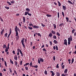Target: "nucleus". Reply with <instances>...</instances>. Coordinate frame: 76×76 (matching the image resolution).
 <instances>
[{
	"label": "nucleus",
	"instance_id": "1",
	"mask_svg": "<svg viewBox=\"0 0 76 76\" xmlns=\"http://www.w3.org/2000/svg\"><path fill=\"white\" fill-rule=\"evenodd\" d=\"M68 45H70L71 44V41H72V35H70V37H68Z\"/></svg>",
	"mask_w": 76,
	"mask_h": 76
},
{
	"label": "nucleus",
	"instance_id": "2",
	"mask_svg": "<svg viewBox=\"0 0 76 76\" xmlns=\"http://www.w3.org/2000/svg\"><path fill=\"white\" fill-rule=\"evenodd\" d=\"M44 61V60L43 59H42V58H39H39H38V64H40V62H43Z\"/></svg>",
	"mask_w": 76,
	"mask_h": 76
},
{
	"label": "nucleus",
	"instance_id": "3",
	"mask_svg": "<svg viewBox=\"0 0 76 76\" xmlns=\"http://www.w3.org/2000/svg\"><path fill=\"white\" fill-rule=\"evenodd\" d=\"M18 28L17 26H15V31L16 32V36L18 37Z\"/></svg>",
	"mask_w": 76,
	"mask_h": 76
},
{
	"label": "nucleus",
	"instance_id": "4",
	"mask_svg": "<svg viewBox=\"0 0 76 76\" xmlns=\"http://www.w3.org/2000/svg\"><path fill=\"white\" fill-rule=\"evenodd\" d=\"M25 40V38H24L22 39L21 40V42H22V45L24 48H25V46L24 44V40Z\"/></svg>",
	"mask_w": 76,
	"mask_h": 76
},
{
	"label": "nucleus",
	"instance_id": "5",
	"mask_svg": "<svg viewBox=\"0 0 76 76\" xmlns=\"http://www.w3.org/2000/svg\"><path fill=\"white\" fill-rule=\"evenodd\" d=\"M5 31V29H2L1 32H0L1 34V35L2 36H3L4 34H3L4 33V31Z\"/></svg>",
	"mask_w": 76,
	"mask_h": 76
},
{
	"label": "nucleus",
	"instance_id": "6",
	"mask_svg": "<svg viewBox=\"0 0 76 76\" xmlns=\"http://www.w3.org/2000/svg\"><path fill=\"white\" fill-rule=\"evenodd\" d=\"M11 33H12V29H11V28H10V33L7 37V39L9 38V37L10 35H11Z\"/></svg>",
	"mask_w": 76,
	"mask_h": 76
},
{
	"label": "nucleus",
	"instance_id": "7",
	"mask_svg": "<svg viewBox=\"0 0 76 76\" xmlns=\"http://www.w3.org/2000/svg\"><path fill=\"white\" fill-rule=\"evenodd\" d=\"M64 45H67V40L66 39H65L64 40Z\"/></svg>",
	"mask_w": 76,
	"mask_h": 76
},
{
	"label": "nucleus",
	"instance_id": "8",
	"mask_svg": "<svg viewBox=\"0 0 76 76\" xmlns=\"http://www.w3.org/2000/svg\"><path fill=\"white\" fill-rule=\"evenodd\" d=\"M33 28H34L38 29V28H40V27H39V26H37L34 25V26H33Z\"/></svg>",
	"mask_w": 76,
	"mask_h": 76
},
{
	"label": "nucleus",
	"instance_id": "9",
	"mask_svg": "<svg viewBox=\"0 0 76 76\" xmlns=\"http://www.w3.org/2000/svg\"><path fill=\"white\" fill-rule=\"evenodd\" d=\"M67 72H68V69H66L64 71V74H67Z\"/></svg>",
	"mask_w": 76,
	"mask_h": 76
},
{
	"label": "nucleus",
	"instance_id": "10",
	"mask_svg": "<svg viewBox=\"0 0 76 76\" xmlns=\"http://www.w3.org/2000/svg\"><path fill=\"white\" fill-rule=\"evenodd\" d=\"M50 72L52 73V76H54L55 75V73L53 71H50Z\"/></svg>",
	"mask_w": 76,
	"mask_h": 76
},
{
	"label": "nucleus",
	"instance_id": "11",
	"mask_svg": "<svg viewBox=\"0 0 76 76\" xmlns=\"http://www.w3.org/2000/svg\"><path fill=\"white\" fill-rule=\"evenodd\" d=\"M64 24L63 23H60V24L59 25V26H61V28L62 26H64Z\"/></svg>",
	"mask_w": 76,
	"mask_h": 76
},
{
	"label": "nucleus",
	"instance_id": "12",
	"mask_svg": "<svg viewBox=\"0 0 76 76\" xmlns=\"http://www.w3.org/2000/svg\"><path fill=\"white\" fill-rule=\"evenodd\" d=\"M62 7L64 11H65L66 10V7L64 5L62 6Z\"/></svg>",
	"mask_w": 76,
	"mask_h": 76
},
{
	"label": "nucleus",
	"instance_id": "13",
	"mask_svg": "<svg viewBox=\"0 0 76 76\" xmlns=\"http://www.w3.org/2000/svg\"><path fill=\"white\" fill-rule=\"evenodd\" d=\"M2 47L4 49L5 48H6L7 47V46L5 44L4 45L2 46Z\"/></svg>",
	"mask_w": 76,
	"mask_h": 76
},
{
	"label": "nucleus",
	"instance_id": "14",
	"mask_svg": "<svg viewBox=\"0 0 76 76\" xmlns=\"http://www.w3.org/2000/svg\"><path fill=\"white\" fill-rule=\"evenodd\" d=\"M9 49H10L9 48H8L7 47V48H6V49L5 50V52H8V50Z\"/></svg>",
	"mask_w": 76,
	"mask_h": 76
},
{
	"label": "nucleus",
	"instance_id": "15",
	"mask_svg": "<svg viewBox=\"0 0 76 76\" xmlns=\"http://www.w3.org/2000/svg\"><path fill=\"white\" fill-rule=\"evenodd\" d=\"M51 33L52 34H54V35H55L56 34V32L55 31H54L53 30H52L51 31Z\"/></svg>",
	"mask_w": 76,
	"mask_h": 76
},
{
	"label": "nucleus",
	"instance_id": "16",
	"mask_svg": "<svg viewBox=\"0 0 76 76\" xmlns=\"http://www.w3.org/2000/svg\"><path fill=\"white\" fill-rule=\"evenodd\" d=\"M56 75H57V76H60V72H56Z\"/></svg>",
	"mask_w": 76,
	"mask_h": 76
},
{
	"label": "nucleus",
	"instance_id": "17",
	"mask_svg": "<svg viewBox=\"0 0 76 76\" xmlns=\"http://www.w3.org/2000/svg\"><path fill=\"white\" fill-rule=\"evenodd\" d=\"M10 63L11 64H13V62L12 61V60L11 59H10Z\"/></svg>",
	"mask_w": 76,
	"mask_h": 76
},
{
	"label": "nucleus",
	"instance_id": "18",
	"mask_svg": "<svg viewBox=\"0 0 76 76\" xmlns=\"http://www.w3.org/2000/svg\"><path fill=\"white\" fill-rule=\"evenodd\" d=\"M32 67H34L35 68H37L38 67V66L37 65H35V66H32Z\"/></svg>",
	"mask_w": 76,
	"mask_h": 76
},
{
	"label": "nucleus",
	"instance_id": "19",
	"mask_svg": "<svg viewBox=\"0 0 76 76\" xmlns=\"http://www.w3.org/2000/svg\"><path fill=\"white\" fill-rule=\"evenodd\" d=\"M16 56H14V59L15 60H16V61H17V60L18 59V57L17 56V55H15Z\"/></svg>",
	"mask_w": 76,
	"mask_h": 76
},
{
	"label": "nucleus",
	"instance_id": "20",
	"mask_svg": "<svg viewBox=\"0 0 76 76\" xmlns=\"http://www.w3.org/2000/svg\"><path fill=\"white\" fill-rule=\"evenodd\" d=\"M26 11H27V12H30V9L28 8H27L26 9Z\"/></svg>",
	"mask_w": 76,
	"mask_h": 76
},
{
	"label": "nucleus",
	"instance_id": "21",
	"mask_svg": "<svg viewBox=\"0 0 76 76\" xmlns=\"http://www.w3.org/2000/svg\"><path fill=\"white\" fill-rule=\"evenodd\" d=\"M53 42H54V44H57V43H58L57 41L56 40H54L53 41Z\"/></svg>",
	"mask_w": 76,
	"mask_h": 76
},
{
	"label": "nucleus",
	"instance_id": "22",
	"mask_svg": "<svg viewBox=\"0 0 76 76\" xmlns=\"http://www.w3.org/2000/svg\"><path fill=\"white\" fill-rule=\"evenodd\" d=\"M76 31V29H73L72 31V34L74 33V32Z\"/></svg>",
	"mask_w": 76,
	"mask_h": 76
},
{
	"label": "nucleus",
	"instance_id": "23",
	"mask_svg": "<svg viewBox=\"0 0 76 76\" xmlns=\"http://www.w3.org/2000/svg\"><path fill=\"white\" fill-rule=\"evenodd\" d=\"M30 66L31 67H33V66H34V65H32V62L30 63Z\"/></svg>",
	"mask_w": 76,
	"mask_h": 76
},
{
	"label": "nucleus",
	"instance_id": "24",
	"mask_svg": "<svg viewBox=\"0 0 76 76\" xmlns=\"http://www.w3.org/2000/svg\"><path fill=\"white\" fill-rule=\"evenodd\" d=\"M67 2L68 3H69L70 4H73L72 2L68 0V1Z\"/></svg>",
	"mask_w": 76,
	"mask_h": 76
},
{
	"label": "nucleus",
	"instance_id": "25",
	"mask_svg": "<svg viewBox=\"0 0 76 76\" xmlns=\"http://www.w3.org/2000/svg\"><path fill=\"white\" fill-rule=\"evenodd\" d=\"M58 5L59 7H60L61 6V3L60 2V1H58Z\"/></svg>",
	"mask_w": 76,
	"mask_h": 76
},
{
	"label": "nucleus",
	"instance_id": "26",
	"mask_svg": "<svg viewBox=\"0 0 76 76\" xmlns=\"http://www.w3.org/2000/svg\"><path fill=\"white\" fill-rule=\"evenodd\" d=\"M7 35H8V34H7V33L4 34V37H7Z\"/></svg>",
	"mask_w": 76,
	"mask_h": 76
},
{
	"label": "nucleus",
	"instance_id": "27",
	"mask_svg": "<svg viewBox=\"0 0 76 76\" xmlns=\"http://www.w3.org/2000/svg\"><path fill=\"white\" fill-rule=\"evenodd\" d=\"M61 66L62 69H64V68H65V65H63L62 66Z\"/></svg>",
	"mask_w": 76,
	"mask_h": 76
},
{
	"label": "nucleus",
	"instance_id": "28",
	"mask_svg": "<svg viewBox=\"0 0 76 76\" xmlns=\"http://www.w3.org/2000/svg\"><path fill=\"white\" fill-rule=\"evenodd\" d=\"M28 13H29V12H27V11H26V12H25L24 15H26L27 14L28 15Z\"/></svg>",
	"mask_w": 76,
	"mask_h": 76
},
{
	"label": "nucleus",
	"instance_id": "29",
	"mask_svg": "<svg viewBox=\"0 0 76 76\" xmlns=\"http://www.w3.org/2000/svg\"><path fill=\"white\" fill-rule=\"evenodd\" d=\"M56 34L58 37L60 36V33L59 32H57L56 33Z\"/></svg>",
	"mask_w": 76,
	"mask_h": 76
},
{
	"label": "nucleus",
	"instance_id": "30",
	"mask_svg": "<svg viewBox=\"0 0 76 76\" xmlns=\"http://www.w3.org/2000/svg\"><path fill=\"white\" fill-rule=\"evenodd\" d=\"M67 74H64V73H63L62 74L61 76H67Z\"/></svg>",
	"mask_w": 76,
	"mask_h": 76
},
{
	"label": "nucleus",
	"instance_id": "31",
	"mask_svg": "<svg viewBox=\"0 0 76 76\" xmlns=\"http://www.w3.org/2000/svg\"><path fill=\"white\" fill-rule=\"evenodd\" d=\"M49 36L50 37H51L53 36V34L52 33H50L49 34Z\"/></svg>",
	"mask_w": 76,
	"mask_h": 76
},
{
	"label": "nucleus",
	"instance_id": "32",
	"mask_svg": "<svg viewBox=\"0 0 76 76\" xmlns=\"http://www.w3.org/2000/svg\"><path fill=\"white\" fill-rule=\"evenodd\" d=\"M53 27H54V28L55 29H56V25L54 24H53Z\"/></svg>",
	"mask_w": 76,
	"mask_h": 76
},
{
	"label": "nucleus",
	"instance_id": "33",
	"mask_svg": "<svg viewBox=\"0 0 76 76\" xmlns=\"http://www.w3.org/2000/svg\"><path fill=\"white\" fill-rule=\"evenodd\" d=\"M23 22L24 23L26 20L25 18V17H23Z\"/></svg>",
	"mask_w": 76,
	"mask_h": 76
},
{
	"label": "nucleus",
	"instance_id": "34",
	"mask_svg": "<svg viewBox=\"0 0 76 76\" xmlns=\"http://www.w3.org/2000/svg\"><path fill=\"white\" fill-rule=\"evenodd\" d=\"M44 73H45V75H48V73H47V70H45V72H44Z\"/></svg>",
	"mask_w": 76,
	"mask_h": 76
},
{
	"label": "nucleus",
	"instance_id": "35",
	"mask_svg": "<svg viewBox=\"0 0 76 76\" xmlns=\"http://www.w3.org/2000/svg\"><path fill=\"white\" fill-rule=\"evenodd\" d=\"M66 20L67 22H68L69 21V18H68L66 17Z\"/></svg>",
	"mask_w": 76,
	"mask_h": 76
},
{
	"label": "nucleus",
	"instance_id": "36",
	"mask_svg": "<svg viewBox=\"0 0 76 76\" xmlns=\"http://www.w3.org/2000/svg\"><path fill=\"white\" fill-rule=\"evenodd\" d=\"M4 65H5V66L6 67H7V62L5 61H4Z\"/></svg>",
	"mask_w": 76,
	"mask_h": 76
},
{
	"label": "nucleus",
	"instance_id": "37",
	"mask_svg": "<svg viewBox=\"0 0 76 76\" xmlns=\"http://www.w3.org/2000/svg\"><path fill=\"white\" fill-rule=\"evenodd\" d=\"M20 53L21 54V56L22 57H23V54L22 53V52L21 51V50L20 51Z\"/></svg>",
	"mask_w": 76,
	"mask_h": 76
},
{
	"label": "nucleus",
	"instance_id": "38",
	"mask_svg": "<svg viewBox=\"0 0 76 76\" xmlns=\"http://www.w3.org/2000/svg\"><path fill=\"white\" fill-rule=\"evenodd\" d=\"M62 15H63L64 18L65 14L63 12H62Z\"/></svg>",
	"mask_w": 76,
	"mask_h": 76
},
{
	"label": "nucleus",
	"instance_id": "39",
	"mask_svg": "<svg viewBox=\"0 0 76 76\" xmlns=\"http://www.w3.org/2000/svg\"><path fill=\"white\" fill-rule=\"evenodd\" d=\"M46 16L49 17H51L52 16L51 15L49 14H47Z\"/></svg>",
	"mask_w": 76,
	"mask_h": 76
},
{
	"label": "nucleus",
	"instance_id": "40",
	"mask_svg": "<svg viewBox=\"0 0 76 76\" xmlns=\"http://www.w3.org/2000/svg\"><path fill=\"white\" fill-rule=\"evenodd\" d=\"M28 29L30 30H32L33 29V27H31L28 26Z\"/></svg>",
	"mask_w": 76,
	"mask_h": 76
},
{
	"label": "nucleus",
	"instance_id": "41",
	"mask_svg": "<svg viewBox=\"0 0 76 76\" xmlns=\"http://www.w3.org/2000/svg\"><path fill=\"white\" fill-rule=\"evenodd\" d=\"M7 3H8V4H9V5H12V4L11 3H10V2H9V1H7Z\"/></svg>",
	"mask_w": 76,
	"mask_h": 76
},
{
	"label": "nucleus",
	"instance_id": "42",
	"mask_svg": "<svg viewBox=\"0 0 76 76\" xmlns=\"http://www.w3.org/2000/svg\"><path fill=\"white\" fill-rule=\"evenodd\" d=\"M9 70L10 73H12V70L11 68H9Z\"/></svg>",
	"mask_w": 76,
	"mask_h": 76
},
{
	"label": "nucleus",
	"instance_id": "43",
	"mask_svg": "<svg viewBox=\"0 0 76 76\" xmlns=\"http://www.w3.org/2000/svg\"><path fill=\"white\" fill-rule=\"evenodd\" d=\"M74 59H73V58H72V60H71V61H72L71 63V64H72V63L74 62Z\"/></svg>",
	"mask_w": 76,
	"mask_h": 76
},
{
	"label": "nucleus",
	"instance_id": "44",
	"mask_svg": "<svg viewBox=\"0 0 76 76\" xmlns=\"http://www.w3.org/2000/svg\"><path fill=\"white\" fill-rule=\"evenodd\" d=\"M37 35L40 37H42V35L39 33H37Z\"/></svg>",
	"mask_w": 76,
	"mask_h": 76
},
{
	"label": "nucleus",
	"instance_id": "45",
	"mask_svg": "<svg viewBox=\"0 0 76 76\" xmlns=\"http://www.w3.org/2000/svg\"><path fill=\"white\" fill-rule=\"evenodd\" d=\"M28 25H29V26H31L32 27H33V26H34L33 24L32 23L31 24H29Z\"/></svg>",
	"mask_w": 76,
	"mask_h": 76
},
{
	"label": "nucleus",
	"instance_id": "46",
	"mask_svg": "<svg viewBox=\"0 0 76 76\" xmlns=\"http://www.w3.org/2000/svg\"><path fill=\"white\" fill-rule=\"evenodd\" d=\"M59 64H58L56 66V68L58 69L59 68V66H58Z\"/></svg>",
	"mask_w": 76,
	"mask_h": 76
},
{
	"label": "nucleus",
	"instance_id": "47",
	"mask_svg": "<svg viewBox=\"0 0 76 76\" xmlns=\"http://www.w3.org/2000/svg\"><path fill=\"white\" fill-rule=\"evenodd\" d=\"M11 3L12 4H14L15 3V1L14 0H12V1H11Z\"/></svg>",
	"mask_w": 76,
	"mask_h": 76
},
{
	"label": "nucleus",
	"instance_id": "48",
	"mask_svg": "<svg viewBox=\"0 0 76 76\" xmlns=\"http://www.w3.org/2000/svg\"><path fill=\"white\" fill-rule=\"evenodd\" d=\"M21 50H20V49H19V48H18L17 49V51L18 52H20V51H21Z\"/></svg>",
	"mask_w": 76,
	"mask_h": 76
},
{
	"label": "nucleus",
	"instance_id": "49",
	"mask_svg": "<svg viewBox=\"0 0 76 76\" xmlns=\"http://www.w3.org/2000/svg\"><path fill=\"white\" fill-rule=\"evenodd\" d=\"M53 38H54L55 39H56L57 38L56 37V36L54 35L53 37Z\"/></svg>",
	"mask_w": 76,
	"mask_h": 76
},
{
	"label": "nucleus",
	"instance_id": "50",
	"mask_svg": "<svg viewBox=\"0 0 76 76\" xmlns=\"http://www.w3.org/2000/svg\"><path fill=\"white\" fill-rule=\"evenodd\" d=\"M56 50H58V46H57V45L56 46Z\"/></svg>",
	"mask_w": 76,
	"mask_h": 76
},
{
	"label": "nucleus",
	"instance_id": "51",
	"mask_svg": "<svg viewBox=\"0 0 76 76\" xmlns=\"http://www.w3.org/2000/svg\"><path fill=\"white\" fill-rule=\"evenodd\" d=\"M5 8L6 9H7V10L9 9H10L9 7H6V6L5 7Z\"/></svg>",
	"mask_w": 76,
	"mask_h": 76
},
{
	"label": "nucleus",
	"instance_id": "52",
	"mask_svg": "<svg viewBox=\"0 0 76 76\" xmlns=\"http://www.w3.org/2000/svg\"><path fill=\"white\" fill-rule=\"evenodd\" d=\"M15 65H18V62H17V61H15Z\"/></svg>",
	"mask_w": 76,
	"mask_h": 76
},
{
	"label": "nucleus",
	"instance_id": "53",
	"mask_svg": "<svg viewBox=\"0 0 76 76\" xmlns=\"http://www.w3.org/2000/svg\"><path fill=\"white\" fill-rule=\"evenodd\" d=\"M59 12H58V18H59Z\"/></svg>",
	"mask_w": 76,
	"mask_h": 76
},
{
	"label": "nucleus",
	"instance_id": "54",
	"mask_svg": "<svg viewBox=\"0 0 76 76\" xmlns=\"http://www.w3.org/2000/svg\"><path fill=\"white\" fill-rule=\"evenodd\" d=\"M22 63H23V61H22L21 60L20 61V65H22Z\"/></svg>",
	"mask_w": 76,
	"mask_h": 76
},
{
	"label": "nucleus",
	"instance_id": "55",
	"mask_svg": "<svg viewBox=\"0 0 76 76\" xmlns=\"http://www.w3.org/2000/svg\"><path fill=\"white\" fill-rule=\"evenodd\" d=\"M43 51H45V52L47 51V50L45 48L43 49Z\"/></svg>",
	"mask_w": 76,
	"mask_h": 76
},
{
	"label": "nucleus",
	"instance_id": "56",
	"mask_svg": "<svg viewBox=\"0 0 76 76\" xmlns=\"http://www.w3.org/2000/svg\"><path fill=\"white\" fill-rule=\"evenodd\" d=\"M9 46H10L9 43H8V45H7V46L8 48H10Z\"/></svg>",
	"mask_w": 76,
	"mask_h": 76
},
{
	"label": "nucleus",
	"instance_id": "57",
	"mask_svg": "<svg viewBox=\"0 0 76 76\" xmlns=\"http://www.w3.org/2000/svg\"><path fill=\"white\" fill-rule=\"evenodd\" d=\"M25 68L26 70H28V67H26V66L25 67Z\"/></svg>",
	"mask_w": 76,
	"mask_h": 76
},
{
	"label": "nucleus",
	"instance_id": "58",
	"mask_svg": "<svg viewBox=\"0 0 76 76\" xmlns=\"http://www.w3.org/2000/svg\"><path fill=\"white\" fill-rule=\"evenodd\" d=\"M53 60L54 61H55L56 60L55 57V56H53Z\"/></svg>",
	"mask_w": 76,
	"mask_h": 76
},
{
	"label": "nucleus",
	"instance_id": "59",
	"mask_svg": "<svg viewBox=\"0 0 76 76\" xmlns=\"http://www.w3.org/2000/svg\"><path fill=\"white\" fill-rule=\"evenodd\" d=\"M0 19L1 20V21H2V22L4 21V20H3V19L1 17L0 18Z\"/></svg>",
	"mask_w": 76,
	"mask_h": 76
},
{
	"label": "nucleus",
	"instance_id": "60",
	"mask_svg": "<svg viewBox=\"0 0 76 76\" xmlns=\"http://www.w3.org/2000/svg\"><path fill=\"white\" fill-rule=\"evenodd\" d=\"M12 53H13V54H15V50L12 51Z\"/></svg>",
	"mask_w": 76,
	"mask_h": 76
},
{
	"label": "nucleus",
	"instance_id": "61",
	"mask_svg": "<svg viewBox=\"0 0 76 76\" xmlns=\"http://www.w3.org/2000/svg\"><path fill=\"white\" fill-rule=\"evenodd\" d=\"M28 15H29V16H31L32 15L31 14H30L29 13H28Z\"/></svg>",
	"mask_w": 76,
	"mask_h": 76
},
{
	"label": "nucleus",
	"instance_id": "62",
	"mask_svg": "<svg viewBox=\"0 0 76 76\" xmlns=\"http://www.w3.org/2000/svg\"><path fill=\"white\" fill-rule=\"evenodd\" d=\"M42 26L43 27H44L45 26V25H44L42 24V23H41Z\"/></svg>",
	"mask_w": 76,
	"mask_h": 76
},
{
	"label": "nucleus",
	"instance_id": "63",
	"mask_svg": "<svg viewBox=\"0 0 76 76\" xmlns=\"http://www.w3.org/2000/svg\"><path fill=\"white\" fill-rule=\"evenodd\" d=\"M14 73L16 74V75H17V73L15 70H14Z\"/></svg>",
	"mask_w": 76,
	"mask_h": 76
},
{
	"label": "nucleus",
	"instance_id": "64",
	"mask_svg": "<svg viewBox=\"0 0 76 76\" xmlns=\"http://www.w3.org/2000/svg\"><path fill=\"white\" fill-rule=\"evenodd\" d=\"M53 49H54V50H55L56 49V47H55V46L53 47Z\"/></svg>",
	"mask_w": 76,
	"mask_h": 76
}]
</instances>
